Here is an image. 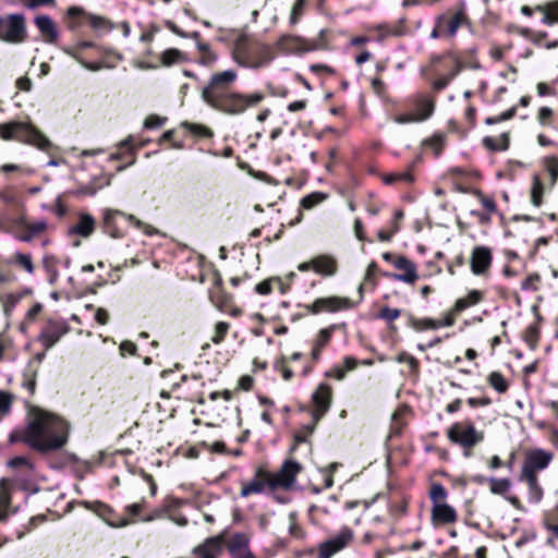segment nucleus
Segmentation results:
<instances>
[{"label": "nucleus", "instance_id": "obj_45", "mask_svg": "<svg viewBox=\"0 0 558 558\" xmlns=\"http://www.w3.org/2000/svg\"><path fill=\"white\" fill-rule=\"evenodd\" d=\"M306 0H295L290 13V23L292 25L299 22L300 17L303 15Z\"/></svg>", "mask_w": 558, "mask_h": 558}, {"label": "nucleus", "instance_id": "obj_10", "mask_svg": "<svg viewBox=\"0 0 558 558\" xmlns=\"http://www.w3.org/2000/svg\"><path fill=\"white\" fill-rule=\"evenodd\" d=\"M353 537L354 534L350 527H342L335 536L318 544L315 558H331L347 548L353 541Z\"/></svg>", "mask_w": 558, "mask_h": 558}, {"label": "nucleus", "instance_id": "obj_12", "mask_svg": "<svg viewBox=\"0 0 558 558\" xmlns=\"http://www.w3.org/2000/svg\"><path fill=\"white\" fill-rule=\"evenodd\" d=\"M266 490L271 492L270 472L258 468L252 480L241 484L240 496L246 498L254 494H263Z\"/></svg>", "mask_w": 558, "mask_h": 558}, {"label": "nucleus", "instance_id": "obj_27", "mask_svg": "<svg viewBox=\"0 0 558 558\" xmlns=\"http://www.w3.org/2000/svg\"><path fill=\"white\" fill-rule=\"evenodd\" d=\"M313 270L322 276L330 277L337 272V260L330 255L312 258Z\"/></svg>", "mask_w": 558, "mask_h": 558}, {"label": "nucleus", "instance_id": "obj_31", "mask_svg": "<svg viewBox=\"0 0 558 558\" xmlns=\"http://www.w3.org/2000/svg\"><path fill=\"white\" fill-rule=\"evenodd\" d=\"M95 230V219L89 214H81L78 221L71 227L70 232L83 238L89 236Z\"/></svg>", "mask_w": 558, "mask_h": 558}, {"label": "nucleus", "instance_id": "obj_63", "mask_svg": "<svg viewBox=\"0 0 558 558\" xmlns=\"http://www.w3.org/2000/svg\"><path fill=\"white\" fill-rule=\"evenodd\" d=\"M471 215L476 217L481 225H489L492 221L489 213L485 214L480 210H472Z\"/></svg>", "mask_w": 558, "mask_h": 558}, {"label": "nucleus", "instance_id": "obj_26", "mask_svg": "<svg viewBox=\"0 0 558 558\" xmlns=\"http://www.w3.org/2000/svg\"><path fill=\"white\" fill-rule=\"evenodd\" d=\"M190 37L197 40L196 48L199 53L197 63L206 68L215 66L218 61L217 52H215L208 44L198 40L199 34L197 32L192 33Z\"/></svg>", "mask_w": 558, "mask_h": 558}, {"label": "nucleus", "instance_id": "obj_2", "mask_svg": "<svg viewBox=\"0 0 558 558\" xmlns=\"http://www.w3.org/2000/svg\"><path fill=\"white\" fill-rule=\"evenodd\" d=\"M70 426L60 416L40 409L31 412L25 428L10 434V442H24L40 452L62 448L69 438Z\"/></svg>", "mask_w": 558, "mask_h": 558}, {"label": "nucleus", "instance_id": "obj_17", "mask_svg": "<svg viewBox=\"0 0 558 558\" xmlns=\"http://www.w3.org/2000/svg\"><path fill=\"white\" fill-rule=\"evenodd\" d=\"M227 549L230 558H257L250 548V538L244 533H235L229 539Z\"/></svg>", "mask_w": 558, "mask_h": 558}, {"label": "nucleus", "instance_id": "obj_51", "mask_svg": "<svg viewBox=\"0 0 558 558\" xmlns=\"http://www.w3.org/2000/svg\"><path fill=\"white\" fill-rule=\"evenodd\" d=\"M553 110L549 107H541L537 113V121L541 125H550V118L553 117Z\"/></svg>", "mask_w": 558, "mask_h": 558}, {"label": "nucleus", "instance_id": "obj_48", "mask_svg": "<svg viewBox=\"0 0 558 558\" xmlns=\"http://www.w3.org/2000/svg\"><path fill=\"white\" fill-rule=\"evenodd\" d=\"M558 22V2L553 3L547 7L545 15L543 17V23L547 25H553Z\"/></svg>", "mask_w": 558, "mask_h": 558}, {"label": "nucleus", "instance_id": "obj_29", "mask_svg": "<svg viewBox=\"0 0 558 558\" xmlns=\"http://www.w3.org/2000/svg\"><path fill=\"white\" fill-rule=\"evenodd\" d=\"M335 329H336V326L331 325L327 328L322 329L318 332L317 338L314 342L312 352H311V356H312L313 361L317 362L320 359V354H322L323 350L325 349V347L329 343Z\"/></svg>", "mask_w": 558, "mask_h": 558}, {"label": "nucleus", "instance_id": "obj_64", "mask_svg": "<svg viewBox=\"0 0 558 558\" xmlns=\"http://www.w3.org/2000/svg\"><path fill=\"white\" fill-rule=\"evenodd\" d=\"M95 319L100 325H106L109 322V313L105 308H98L95 313Z\"/></svg>", "mask_w": 558, "mask_h": 558}, {"label": "nucleus", "instance_id": "obj_42", "mask_svg": "<svg viewBox=\"0 0 558 558\" xmlns=\"http://www.w3.org/2000/svg\"><path fill=\"white\" fill-rule=\"evenodd\" d=\"M411 325L416 331L439 328V322L432 318H416L412 320Z\"/></svg>", "mask_w": 558, "mask_h": 558}, {"label": "nucleus", "instance_id": "obj_38", "mask_svg": "<svg viewBox=\"0 0 558 558\" xmlns=\"http://www.w3.org/2000/svg\"><path fill=\"white\" fill-rule=\"evenodd\" d=\"M544 186L538 175L533 177L532 189H531V202L534 206L538 207L542 204V196Z\"/></svg>", "mask_w": 558, "mask_h": 558}, {"label": "nucleus", "instance_id": "obj_59", "mask_svg": "<svg viewBox=\"0 0 558 558\" xmlns=\"http://www.w3.org/2000/svg\"><path fill=\"white\" fill-rule=\"evenodd\" d=\"M134 522H135V520L123 518V517H119L117 520L107 519V523L112 527H122V526H126Z\"/></svg>", "mask_w": 558, "mask_h": 558}, {"label": "nucleus", "instance_id": "obj_57", "mask_svg": "<svg viewBox=\"0 0 558 558\" xmlns=\"http://www.w3.org/2000/svg\"><path fill=\"white\" fill-rule=\"evenodd\" d=\"M144 504H145V501L142 500L140 502H134V504L128 505L125 507L126 514L130 515V517L138 515L142 512L143 508H144Z\"/></svg>", "mask_w": 558, "mask_h": 558}, {"label": "nucleus", "instance_id": "obj_28", "mask_svg": "<svg viewBox=\"0 0 558 558\" xmlns=\"http://www.w3.org/2000/svg\"><path fill=\"white\" fill-rule=\"evenodd\" d=\"M277 47L286 53H298L306 50L305 43L301 37L289 34L282 35L278 39Z\"/></svg>", "mask_w": 558, "mask_h": 558}, {"label": "nucleus", "instance_id": "obj_30", "mask_svg": "<svg viewBox=\"0 0 558 558\" xmlns=\"http://www.w3.org/2000/svg\"><path fill=\"white\" fill-rule=\"evenodd\" d=\"M359 362L353 356H345L342 364L333 365L329 368L325 375L337 380H342L347 373L353 371L357 366Z\"/></svg>", "mask_w": 558, "mask_h": 558}, {"label": "nucleus", "instance_id": "obj_46", "mask_svg": "<svg viewBox=\"0 0 558 558\" xmlns=\"http://www.w3.org/2000/svg\"><path fill=\"white\" fill-rule=\"evenodd\" d=\"M230 328V325L226 322H219L215 327V333L211 338V341L216 344H219L223 341L228 330Z\"/></svg>", "mask_w": 558, "mask_h": 558}, {"label": "nucleus", "instance_id": "obj_34", "mask_svg": "<svg viewBox=\"0 0 558 558\" xmlns=\"http://www.w3.org/2000/svg\"><path fill=\"white\" fill-rule=\"evenodd\" d=\"M25 292H12L7 295L0 293V302L2 303L3 313L7 317H10L14 307L20 303Z\"/></svg>", "mask_w": 558, "mask_h": 558}, {"label": "nucleus", "instance_id": "obj_7", "mask_svg": "<svg viewBox=\"0 0 558 558\" xmlns=\"http://www.w3.org/2000/svg\"><path fill=\"white\" fill-rule=\"evenodd\" d=\"M121 221L133 223L136 228H143V231L150 235L154 233V229L150 226H144L132 215H126L116 209H105L102 214V223L106 233L112 238H121L123 235V229L120 225Z\"/></svg>", "mask_w": 558, "mask_h": 558}, {"label": "nucleus", "instance_id": "obj_47", "mask_svg": "<svg viewBox=\"0 0 558 558\" xmlns=\"http://www.w3.org/2000/svg\"><path fill=\"white\" fill-rule=\"evenodd\" d=\"M400 314H401V311L398 308H391L388 306H384L380 308V311L378 313V318L384 319L388 323H391V322L396 320L397 318H399Z\"/></svg>", "mask_w": 558, "mask_h": 558}, {"label": "nucleus", "instance_id": "obj_13", "mask_svg": "<svg viewBox=\"0 0 558 558\" xmlns=\"http://www.w3.org/2000/svg\"><path fill=\"white\" fill-rule=\"evenodd\" d=\"M312 402L314 405L312 416L315 422L319 421L330 409L332 402V389L326 384L322 383L317 386L312 393Z\"/></svg>", "mask_w": 558, "mask_h": 558}, {"label": "nucleus", "instance_id": "obj_37", "mask_svg": "<svg viewBox=\"0 0 558 558\" xmlns=\"http://www.w3.org/2000/svg\"><path fill=\"white\" fill-rule=\"evenodd\" d=\"M448 493L442 484L440 483H433L429 490V498L432 500L433 506L436 504H442L446 502Z\"/></svg>", "mask_w": 558, "mask_h": 558}, {"label": "nucleus", "instance_id": "obj_9", "mask_svg": "<svg viewBox=\"0 0 558 558\" xmlns=\"http://www.w3.org/2000/svg\"><path fill=\"white\" fill-rule=\"evenodd\" d=\"M302 465L292 459L284 460L280 469L270 472L271 492L277 489L292 490L296 486V477L302 472Z\"/></svg>", "mask_w": 558, "mask_h": 558}, {"label": "nucleus", "instance_id": "obj_20", "mask_svg": "<svg viewBox=\"0 0 558 558\" xmlns=\"http://www.w3.org/2000/svg\"><path fill=\"white\" fill-rule=\"evenodd\" d=\"M411 105L414 109L413 113L416 114L421 122L429 119L435 111V99L424 93L415 94L411 98Z\"/></svg>", "mask_w": 558, "mask_h": 558}, {"label": "nucleus", "instance_id": "obj_40", "mask_svg": "<svg viewBox=\"0 0 558 558\" xmlns=\"http://www.w3.org/2000/svg\"><path fill=\"white\" fill-rule=\"evenodd\" d=\"M326 198H327V194H325L323 192H314V193H311V194L304 196L301 201V205L305 209H312L316 205L323 203Z\"/></svg>", "mask_w": 558, "mask_h": 558}, {"label": "nucleus", "instance_id": "obj_54", "mask_svg": "<svg viewBox=\"0 0 558 558\" xmlns=\"http://www.w3.org/2000/svg\"><path fill=\"white\" fill-rule=\"evenodd\" d=\"M187 128L193 134L199 137H210L213 135V132L204 125L187 124Z\"/></svg>", "mask_w": 558, "mask_h": 558}, {"label": "nucleus", "instance_id": "obj_18", "mask_svg": "<svg viewBox=\"0 0 558 558\" xmlns=\"http://www.w3.org/2000/svg\"><path fill=\"white\" fill-rule=\"evenodd\" d=\"M34 24L39 31L43 40L46 44L54 45L59 39V29L54 21L47 14L35 16Z\"/></svg>", "mask_w": 558, "mask_h": 558}, {"label": "nucleus", "instance_id": "obj_60", "mask_svg": "<svg viewBox=\"0 0 558 558\" xmlns=\"http://www.w3.org/2000/svg\"><path fill=\"white\" fill-rule=\"evenodd\" d=\"M310 70L313 73H326V74H329V75L335 74V70L332 68H330L329 65H327V64H320V63L312 64L310 66Z\"/></svg>", "mask_w": 558, "mask_h": 558}, {"label": "nucleus", "instance_id": "obj_36", "mask_svg": "<svg viewBox=\"0 0 558 558\" xmlns=\"http://www.w3.org/2000/svg\"><path fill=\"white\" fill-rule=\"evenodd\" d=\"M487 383L498 392L505 393L509 384L500 372H492L487 376Z\"/></svg>", "mask_w": 558, "mask_h": 558}, {"label": "nucleus", "instance_id": "obj_44", "mask_svg": "<svg viewBox=\"0 0 558 558\" xmlns=\"http://www.w3.org/2000/svg\"><path fill=\"white\" fill-rule=\"evenodd\" d=\"M545 167L550 175L551 184H555L558 180V157H547L545 159Z\"/></svg>", "mask_w": 558, "mask_h": 558}, {"label": "nucleus", "instance_id": "obj_16", "mask_svg": "<svg viewBox=\"0 0 558 558\" xmlns=\"http://www.w3.org/2000/svg\"><path fill=\"white\" fill-rule=\"evenodd\" d=\"M492 262V251L487 246L478 245L472 250L470 266L474 275H485L490 268Z\"/></svg>", "mask_w": 558, "mask_h": 558}, {"label": "nucleus", "instance_id": "obj_58", "mask_svg": "<svg viewBox=\"0 0 558 558\" xmlns=\"http://www.w3.org/2000/svg\"><path fill=\"white\" fill-rule=\"evenodd\" d=\"M446 57H450L453 59L454 61V68L448 73L446 74L447 77H450V82L461 72L462 70V63L461 61L454 57L451 52H448L446 53Z\"/></svg>", "mask_w": 558, "mask_h": 558}, {"label": "nucleus", "instance_id": "obj_50", "mask_svg": "<svg viewBox=\"0 0 558 558\" xmlns=\"http://www.w3.org/2000/svg\"><path fill=\"white\" fill-rule=\"evenodd\" d=\"M462 20H463V14L462 13H456L448 21L447 31H448L449 36L452 37V36H454L457 34L459 27L461 26Z\"/></svg>", "mask_w": 558, "mask_h": 558}, {"label": "nucleus", "instance_id": "obj_8", "mask_svg": "<svg viewBox=\"0 0 558 558\" xmlns=\"http://www.w3.org/2000/svg\"><path fill=\"white\" fill-rule=\"evenodd\" d=\"M27 37L25 17L23 14L0 16V40L8 44H21Z\"/></svg>", "mask_w": 558, "mask_h": 558}, {"label": "nucleus", "instance_id": "obj_6", "mask_svg": "<svg viewBox=\"0 0 558 558\" xmlns=\"http://www.w3.org/2000/svg\"><path fill=\"white\" fill-rule=\"evenodd\" d=\"M447 438L464 449V457H470V449L485 439V433L475 427L471 421L456 422L447 429Z\"/></svg>", "mask_w": 558, "mask_h": 558}, {"label": "nucleus", "instance_id": "obj_25", "mask_svg": "<svg viewBox=\"0 0 558 558\" xmlns=\"http://www.w3.org/2000/svg\"><path fill=\"white\" fill-rule=\"evenodd\" d=\"M458 519L457 511L447 502L436 504L432 507V521L434 524H451Z\"/></svg>", "mask_w": 558, "mask_h": 558}, {"label": "nucleus", "instance_id": "obj_61", "mask_svg": "<svg viewBox=\"0 0 558 558\" xmlns=\"http://www.w3.org/2000/svg\"><path fill=\"white\" fill-rule=\"evenodd\" d=\"M255 291L258 294L267 295L271 292V281L270 280H264L255 286Z\"/></svg>", "mask_w": 558, "mask_h": 558}, {"label": "nucleus", "instance_id": "obj_4", "mask_svg": "<svg viewBox=\"0 0 558 558\" xmlns=\"http://www.w3.org/2000/svg\"><path fill=\"white\" fill-rule=\"evenodd\" d=\"M233 61L248 69H259L268 65L274 59L272 48L267 44L236 40L232 49Z\"/></svg>", "mask_w": 558, "mask_h": 558}, {"label": "nucleus", "instance_id": "obj_49", "mask_svg": "<svg viewBox=\"0 0 558 558\" xmlns=\"http://www.w3.org/2000/svg\"><path fill=\"white\" fill-rule=\"evenodd\" d=\"M475 195L478 197L483 207L487 213L493 214L497 211V206L493 197L485 196L481 191H476Z\"/></svg>", "mask_w": 558, "mask_h": 558}, {"label": "nucleus", "instance_id": "obj_55", "mask_svg": "<svg viewBox=\"0 0 558 558\" xmlns=\"http://www.w3.org/2000/svg\"><path fill=\"white\" fill-rule=\"evenodd\" d=\"M393 121L398 124L416 123L421 122L415 113L399 114L393 118Z\"/></svg>", "mask_w": 558, "mask_h": 558}, {"label": "nucleus", "instance_id": "obj_23", "mask_svg": "<svg viewBox=\"0 0 558 558\" xmlns=\"http://www.w3.org/2000/svg\"><path fill=\"white\" fill-rule=\"evenodd\" d=\"M66 14L71 20H74L75 17L81 15H85L90 26L97 31H111L113 28V25L110 23V21L95 14H85L84 9L81 7H70L68 9Z\"/></svg>", "mask_w": 558, "mask_h": 558}, {"label": "nucleus", "instance_id": "obj_52", "mask_svg": "<svg viewBox=\"0 0 558 558\" xmlns=\"http://www.w3.org/2000/svg\"><path fill=\"white\" fill-rule=\"evenodd\" d=\"M166 118L158 117L156 114L148 116L145 119L144 126L146 129H158L163 125Z\"/></svg>", "mask_w": 558, "mask_h": 558}, {"label": "nucleus", "instance_id": "obj_21", "mask_svg": "<svg viewBox=\"0 0 558 558\" xmlns=\"http://www.w3.org/2000/svg\"><path fill=\"white\" fill-rule=\"evenodd\" d=\"M489 492L494 495L502 496L509 504H511L515 509H522L520 499L514 495H509L508 493L511 489L512 483L509 478H497L489 477Z\"/></svg>", "mask_w": 558, "mask_h": 558}, {"label": "nucleus", "instance_id": "obj_43", "mask_svg": "<svg viewBox=\"0 0 558 558\" xmlns=\"http://www.w3.org/2000/svg\"><path fill=\"white\" fill-rule=\"evenodd\" d=\"M14 263L17 266L24 268L28 274L34 272L33 259L29 254H24V253H20V252L15 253Z\"/></svg>", "mask_w": 558, "mask_h": 558}, {"label": "nucleus", "instance_id": "obj_3", "mask_svg": "<svg viewBox=\"0 0 558 558\" xmlns=\"http://www.w3.org/2000/svg\"><path fill=\"white\" fill-rule=\"evenodd\" d=\"M553 460L554 453L543 448H532L524 452L518 480L526 484L530 502L538 504L543 499L544 489L537 474L545 471Z\"/></svg>", "mask_w": 558, "mask_h": 558}, {"label": "nucleus", "instance_id": "obj_32", "mask_svg": "<svg viewBox=\"0 0 558 558\" xmlns=\"http://www.w3.org/2000/svg\"><path fill=\"white\" fill-rule=\"evenodd\" d=\"M483 146L490 151H505L509 148V134L502 133L499 136H486L482 141Z\"/></svg>", "mask_w": 558, "mask_h": 558}, {"label": "nucleus", "instance_id": "obj_15", "mask_svg": "<svg viewBox=\"0 0 558 558\" xmlns=\"http://www.w3.org/2000/svg\"><path fill=\"white\" fill-rule=\"evenodd\" d=\"M223 534L207 537L203 543L194 547L192 555L194 558H219L223 551Z\"/></svg>", "mask_w": 558, "mask_h": 558}, {"label": "nucleus", "instance_id": "obj_56", "mask_svg": "<svg viewBox=\"0 0 558 558\" xmlns=\"http://www.w3.org/2000/svg\"><path fill=\"white\" fill-rule=\"evenodd\" d=\"M468 404L471 407V408H478V407H487V405H490L492 404V399L488 398V397H482V398H469L466 400Z\"/></svg>", "mask_w": 558, "mask_h": 558}, {"label": "nucleus", "instance_id": "obj_5", "mask_svg": "<svg viewBox=\"0 0 558 558\" xmlns=\"http://www.w3.org/2000/svg\"><path fill=\"white\" fill-rule=\"evenodd\" d=\"M0 138L3 141H19L22 143L35 145L45 149L50 145L49 140L36 130L28 122L10 121L0 123Z\"/></svg>", "mask_w": 558, "mask_h": 558}, {"label": "nucleus", "instance_id": "obj_41", "mask_svg": "<svg viewBox=\"0 0 558 558\" xmlns=\"http://www.w3.org/2000/svg\"><path fill=\"white\" fill-rule=\"evenodd\" d=\"M13 403V395L7 391H0V421L10 414Z\"/></svg>", "mask_w": 558, "mask_h": 558}, {"label": "nucleus", "instance_id": "obj_22", "mask_svg": "<svg viewBox=\"0 0 558 558\" xmlns=\"http://www.w3.org/2000/svg\"><path fill=\"white\" fill-rule=\"evenodd\" d=\"M69 327L65 323H50L39 336L41 344L48 350L51 349L66 332Z\"/></svg>", "mask_w": 558, "mask_h": 558}, {"label": "nucleus", "instance_id": "obj_19", "mask_svg": "<svg viewBox=\"0 0 558 558\" xmlns=\"http://www.w3.org/2000/svg\"><path fill=\"white\" fill-rule=\"evenodd\" d=\"M395 268L402 271L390 275L395 280L413 284L418 279L416 265L405 256H398V259L395 262Z\"/></svg>", "mask_w": 558, "mask_h": 558}, {"label": "nucleus", "instance_id": "obj_11", "mask_svg": "<svg viewBox=\"0 0 558 558\" xmlns=\"http://www.w3.org/2000/svg\"><path fill=\"white\" fill-rule=\"evenodd\" d=\"M353 537L354 534L350 527H342L335 536L318 544L315 558H331L347 548L353 541Z\"/></svg>", "mask_w": 558, "mask_h": 558}, {"label": "nucleus", "instance_id": "obj_1", "mask_svg": "<svg viewBox=\"0 0 558 558\" xmlns=\"http://www.w3.org/2000/svg\"><path fill=\"white\" fill-rule=\"evenodd\" d=\"M238 76V72L232 69L213 73L201 89L203 101L228 116H239L248 108L256 107L265 98L264 94H242L234 90L232 86Z\"/></svg>", "mask_w": 558, "mask_h": 558}, {"label": "nucleus", "instance_id": "obj_53", "mask_svg": "<svg viewBox=\"0 0 558 558\" xmlns=\"http://www.w3.org/2000/svg\"><path fill=\"white\" fill-rule=\"evenodd\" d=\"M8 465L11 468H24L26 470L33 469V464L25 457H15L8 462Z\"/></svg>", "mask_w": 558, "mask_h": 558}, {"label": "nucleus", "instance_id": "obj_14", "mask_svg": "<svg viewBox=\"0 0 558 558\" xmlns=\"http://www.w3.org/2000/svg\"><path fill=\"white\" fill-rule=\"evenodd\" d=\"M352 306V302L348 298L328 296L318 298L312 304L306 305V310L314 315L323 312L335 313L342 310H348Z\"/></svg>", "mask_w": 558, "mask_h": 558}, {"label": "nucleus", "instance_id": "obj_39", "mask_svg": "<svg viewBox=\"0 0 558 558\" xmlns=\"http://www.w3.org/2000/svg\"><path fill=\"white\" fill-rule=\"evenodd\" d=\"M10 504V495L8 492V482L2 478L0 481V521L7 517L5 509Z\"/></svg>", "mask_w": 558, "mask_h": 558}, {"label": "nucleus", "instance_id": "obj_62", "mask_svg": "<svg viewBox=\"0 0 558 558\" xmlns=\"http://www.w3.org/2000/svg\"><path fill=\"white\" fill-rule=\"evenodd\" d=\"M450 83V77H447V75H444L437 80H435L432 84L433 89L436 92H440L445 89Z\"/></svg>", "mask_w": 558, "mask_h": 558}, {"label": "nucleus", "instance_id": "obj_35", "mask_svg": "<svg viewBox=\"0 0 558 558\" xmlns=\"http://www.w3.org/2000/svg\"><path fill=\"white\" fill-rule=\"evenodd\" d=\"M185 60L184 54L177 48L166 49L160 54V62L163 66H171Z\"/></svg>", "mask_w": 558, "mask_h": 558}, {"label": "nucleus", "instance_id": "obj_33", "mask_svg": "<svg viewBox=\"0 0 558 558\" xmlns=\"http://www.w3.org/2000/svg\"><path fill=\"white\" fill-rule=\"evenodd\" d=\"M483 300V293L478 290H471L464 298L456 301L452 311L460 313L473 305H476Z\"/></svg>", "mask_w": 558, "mask_h": 558}, {"label": "nucleus", "instance_id": "obj_24", "mask_svg": "<svg viewBox=\"0 0 558 558\" xmlns=\"http://www.w3.org/2000/svg\"><path fill=\"white\" fill-rule=\"evenodd\" d=\"M14 225L25 229V232L17 236L19 240L23 242L32 241L34 236L43 233L47 229V222L44 219L34 222H27L24 217H20L14 220Z\"/></svg>", "mask_w": 558, "mask_h": 558}]
</instances>
